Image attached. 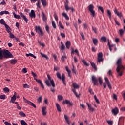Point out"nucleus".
Masks as SVG:
<instances>
[{"mask_svg":"<svg viewBox=\"0 0 125 125\" xmlns=\"http://www.w3.org/2000/svg\"><path fill=\"white\" fill-rule=\"evenodd\" d=\"M83 25L85 30H88V25L86 23H84Z\"/></svg>","mask_w":125,"mask_h":125,"instance_id":"13d9d810","label":"nucleus"},{"mask_svg":"<svg viewBox=\"0 0 125 125\" xmlns=\"http://www.w3.org/2000/svg\"><path fill=\"white\" fill-rule=\"evenodd\" d=\"M93 42L95 46H97V44L99 43V40H98L97 38H93Z\"/></svg>","mask_w":125,"mask_h":125,"instance_id":"4be33fe9","label":"nucleus"},{"mask_svg":"<svg viewBox=\"0 0 125 125\" xmlns=\"http://www.w3.org/2000/svg\"><path fill=\"white\" fill-rule=\"evenodd\" d=\"M106 84L107 85V87L109 88V89H112V88L110 83H106Z\"/></svg>","mask_w":125,"mask_h":125,"instance_id":"5fc2aeb1","label":"nucleus"},{"mask_svg":"<svg viewBox=\"0 0 125 125\" xmlns=\"http://www.w3.org/2000/svg\"><path fill=\"white\" fill-rule=\"evenodd\" d=\"M98 9L99 10H100L101 12H102V13L103 14H104V10L103 7H102V6H99L98 7Z\"/></svg>","mask_w":125,"mask_h":125,"instance_id":"72a5a7b5","label":"nucleus"},{"mask_svg":"<svg viewBox=\"0 0 125 125\" xmlns=\"http://www.w3.org/2000/svg\"><path fill=\"white\" fill-rule=\"evenodd\" d=\"M13 15H14V17L16 19H21V16L19 15H16L15 12H13Z\"/></svg>","mask_w":125,"mask_h":125,"instance_id":"c756f323","label":"nucleus"},{"mask_svg":"<svg viewBox=\"0 0 125 125\" xmlns=\"http://www.w3.org/2000/svg\"><path fill=\"white\" fill-rule=\"evenodd\" d=\"M45 30H46V31H47L48 34L50 33V31L49 30V27L48 25H46V26H45Z\"/></svg>","mask_w":125,"mask_h":125,"instance_id":"f704fd0d","label":"nucleus"},{"mask_svg":"<svg viewBox=\"0 0 125 125\" xmlns=\"http://www.w3.org/2000/svg\"><path fill=\"white\" fill-rule=\"evenodd\" d=\"M62 15L64 18H65V20H69V16H68V15H67V14L66 13H63L62 14Z\"/></svg>","mask_w":125,"mask_h":125,"instance_id":"393cba45","label":"nucleus"},{"mask_svg":"<svg viewBox=\"0 0 125 125\" xmlns=\"http://www.w3.org/2000/svg\"><path fill=\"white\" fill-rule=\"evenodd\" d=\"M40 4H41V1L40 0H38V1H37V2L36 3L37 7L40 8Z\"/></svg>","mask_w":125,"mask_h":125,"instance_id":"8fccbe9b","label":"nucleus"},{"mask_svg":"<svg viewBox=\"0 0 125 125\" xmlns=\"http://www.w3.org/2000/svg\"><path fill=\"white\" fill-rule=\"evenodd\" d=\"M2 55L6 59L13 58L14 56L11 54V52L7 50H4L2 51Z\"/></svg>","mask_w":125,"mask_h":125,"instance_id":"7ed1b4c3","label":"nucleus"},{"mask_svg":"<svg viewBox=\"0 0 125 125\" xmlns=\"http://www.w3.org/2000/svg\"><path fill=\"white\" fill-rule=\"evenodd\" d=\"M6 96L5 95H1L0 96V99L1 100H5L6 98Z\"/></svg>","mask_w":125,"mask_h":125,"instance_id":"49530a36","label":"nucleus"},{"mask_svg":"<svg viewBox=\"0 0 125 125\" xmlns=\"http://www.w3.org/2000/svg\"><path fill=\"white\" fill-rule=\"evenodd\" d=\"M112 111L114 115H117L119 113V109L116 107L115 108L112 109Z\"/></svg>","mask_w":125,"mask_h":125,"instance_id":"f8f14e48","label":"nucleus"},{"mask_svg":"<svg viewBox=\"0 0 125 125\" xmlns=\"http://www.w3.org/2000/svg\"><path fill=\"white\" fill-rule=\"evenodd\" d=\"M3 90L5 93H9L10 91L9 89L7 87H5V88H3Z\"/></svg>","mask_w":125,"mask_h":125,"instance_id":"a19ab883","label":"nucleus"},{"mask_svg":"<svg viewBox=\"0 0 125 125\" xmlns=\"http://www.w3.org/2000/svg\"><path fill=\"white\" fill-rule=\"evenodd\" d=\"M72 92H73L74 95H75V96H76V97H77V98H79V95H78L77 94V92L75 91V89H72Z\"/></svg>","mask_w":125,"mask_h":125,"instance_id":"a18cd8bd","label":"nucleus"},{"mask_svg":"<svg viewBox=\"0 0 125 125\" xmlns=\"http://www.w3.org/2000/svg\"><path fill=\"white\" fill-rule=\"evenodd\" d=\"M20 16H21V18H26V17L25 16V15L21 12L19 13Z\"/></svg>","mask_w":125,"mask_h":125,"instance_id":"bf43d9fd","label":"nucleus"},{"mask_svg":"<svg viewBox=\"0 0 125 125\" xmlns=\"http://www.w3.org/2000/svg\"><path fill=\"white\" fill-rule=\"evenodd\" d=\"M107 16H108V18L110 21L112 20V13L111 12V11L109 9L107 10Z\"/></svg>","mask_w":125,"mask_h":125,"instance_id":"4468645a","label":"nucleus"},{"mask_svg":"<svg viewBox=\"0 0 125 125\" xmlns=\"http://www.w3.org/2000/svg\"><path fill=\"white\" fill-rule=\"evenodd\" d=\"M61 56V60L62 61V62L63 63L65 62V60L67 59V57L66 56V55H62Z\"/></svg>","mask_w":125,"mask_h":125,"instance_id":"bb28decb","label":"nucleus"},{"mask_svg":"<svg viewBox=\"0 0 125 125\" xmlns=\"http://www.w3.org/2000/svg\"><path fill=\"white\" fill-rule=\"evenodd\" d=\"M92 82L93 83L94 86H98L99 85L98 79L94 76H92Z\"/></svg>","mask_w":125,"mask_h":125,"instance_id":"6e6552de","label":"nucleus"},{"mask_svg":"<svg viewBox=\"0 0 125 125\" xmlns=\"http://www.w3.org/2000/svg\"><path fill=\"white\" fill-rule=\"evenodd\" d=\"M29 56H30L31 57H33L34 59H36V56H34L33 54L32 53H29V54H26V57H28Z\"/></svg>","mask_w":125,"mask_h":125,"instance_id":"2f4dec72","label":"nucleus"},{"mask_svg":"<svg viewBox=\"0 0 125 125\" xmlns=\"http://www.w3.org/2000/svg\"><path fill=\"white\" fill-rule=\"evenodd\" d=\"M82 62L83 64H84V65H86V66H89V64L88 63L86 62V61L84 60H82Z\"/></svg>","mask_w":125,"mask_h":125,"instance_id":"4c0bfd02","label":"nucleus"},{"mask_svg":"<svg viewBox=\"0 0 125 125\" xmlns=\"http://www.w3.org/2000/svg\"><path fill=\"white\" fill-rule=\"evenodd\" d=\"M124 32V30H122V29L120 30L119 33H120V36H122L123 35Z\"/></svg>","mask_w":125,"mask_h":125,"instance_id":"e2e57ef3","label":"nucleus"},{"mask_svg":"<svg viewBox=\"0 0 125 125\" xmlns=\"http://www.w3.org/2000/svg\"><path fill=\"white\" fill-rule=\"evenodd\" d=\"M41 55L42 56V57L46 58V59H49V58L46 56V54H44L42 53H41Z\"/></svg>","mask_w":125,"mask_h":125,"instance_id":"de8ad7c7","label":"nucleus"},{"mask_svg":"<svg viewBox=\"0 0 125 125\" xmlns=\"http://www.w3.org/2000/svg\"><path fill=\"white\" fill-rule=\"evenodd\" d=\"M42 114L43 115V116H45L47 114V112H46V107L45 106H43L42 107Z\"/></svg>","mask_w":125,"mask_h":125,"instance_id":"412c9836","label":"nucleus"},{"mask_svg":"<svg viewBox=\"0 0 125 125\" xmlns=\"http://www.w3.org/2000/svg\"><path fill=\"white\" fill-rule=\"evenodd\" d=\"M29 16L31 18H35L36 17L35 12L33 10L30 11V13H29Z\"/></svg>","mask_w":125,"mask_h":125,"instance_id":"ddd939ff","label":"nucleus"},{"mask_svg":"<svg viewBox=\"0 0 125 125\" xmlns=\"http://www.w3.org/2000/svg\"><path fill=\"white\" fill-rule=\"evenodd\" d=\"M42 17L43 21H44L45 22H46L47 21L46 16V15H45L44 13L43 12H42Z\"/></svg>","mask_w":125,"mask_h":125,"instance_id":"a878e982","label":"nucleus"},{"mask_svg":"<svg viewBox=\"0 0 125 125\" xmlns=\"http://www.w3.org/2000/svg\"><path fill=\"white\" fill-rule=\"evenodd\" d=\"M94 98H95V101H96V103L99 104H100L99 100L97 98V96L96 95H95V96H94Z\"/></svg>","mask_w":125,"mask_h":125,"instance_id":"c03bdc74","label":"nucleus"},{"mask_svg":"<svg viewBox=\"0 0 125 125\" xmlns=\"http://www.w3.org/2000/svg\"><path fill=\"white\" fill-rule=\"evenodd\" d=\"M57 78L59 79L62 80L63 84L66 86V81L65 80V75L64 74H62V77L61 76V74L60 72H57Z\"/></svg>","mask_w":125,"mask_h":125,"instance_id":"20e7f679","label":"nucleus"},{"mask_svg":"<svg viewBox=\"0 0 125 125\" xmlns=\"http://www.w3.org/2000/svg\"><path fill=\"white\" fill-rule=\"evenodd\" d=\"M19 115L21 116V117H24L26 116L25 113L23 112H20Z\"/></svg>","mask_w":125,"mask_h":125,"instance_id":"79ce46f5","label":"nucleus"},{"mask_svg":"<svg viewBox=\"0 0 125 125\" xmlns=\"http://www.w3.org/2000/svg\"><path fill=\"white\" fill-rule=\"evenodd\" d=\"M98 81H99V83H100V84L102 85V83H103L102 78L101 77H99L98 78Z\"/></svg>","mask_w":125,"mask_h":125,"instance_id":"603ef678","label":"nucleus"},{"mask_svg":"<svg viewBox=\"0 0 125 125\" xmlns=\"http://www.w3.org/2000/svg\"><path fill=\"white\" fill-rule=\"evenodd\" d=\"M71 46V42L70 41H67L66 43H65V46H66V48L69 49Z\"/></svg>","mask_w":125,"mask_h":125,"instance_id":"b1692460","label":"nucleus"},{"mask_svg":"<svg viewBox=\"0 0 125 125\" xmlns=\"http://www.w3.org/2000/svg\"><path fill=\"white\" fill-rule=\"evenodd\" d=\"M10 64L15 65V64H17V62H18V60H17L15 59H12L10 61Z\"/></svg>","mask_w":125,"mask_h":125,"instance_id":"5701e85b","label":"nucleus"},{"mask_svg":"<svg viewBox=\"0 0 125 125\" xmlns=\"http://www.w3.org/2000/svg\"><path fill=\"white\" fill-rule=\"evenodd\" d=\"M0 23L1 24H2V25H4V26H5V25H7L6 23H5V21H4V20L3 19H1L0 21Z\"/></svg>","mask_w":125,"mask_h":125,"instance_id":"ea45409f","label":"nucleus"},{"mask_svg":"<svg viewBox=\"0 0 125 125\" xmlns=\"http://www.w3.org/2000/svg\"><path fill=\"white\" fill-rule=\"evenodd\" d=\"M35 30L40 36L42 37L43 35H44V31H43L40 26L35 27Z\"/></svg>","mask_w":125,"mask_h":125,"instance_id":"423d86ee","label":"nucleus"},{"mask_svg":"<svg viewBox=\"0 0 125 125\" xmlns=\"http://www.w3.org/2000/svg\"><path fill=\"white\" fill-rule=\"evenodd\" d=\"M22 86H23V87L24 88H30V86L27 84H23Z\"/></svg>","mask_w":125,"mask_h":125,"instance_id":"3c124183","label":"nucleus"},{"mask_svg":"<svg viewBox=\"0 0 125 125\" xmlns=\"http://www.w3.org/2000/svg\"><path fill=\"white\" fill-rule=\"evenodd\" d=\"M114 12H115V14H116V15H117L118 17H119V18H121L122 17V13H119V12H118L116 9L114 10Z\"/></svg>","mask_w":125,"mask_h":125,"instance_id":"6ab92c4d","label":"nucleus"},{"mask_svg":"<svg viewBox=\"0 0 125 125\" xmlns=\"http://www.w3.org/2000/svg\"><path fill=\"white\" fill-rule=\"evenodd\" d=\"M64 119H65V121H69V117L67 115H64Z\"/></svg>","mask_w":125,"mask_h":125,"instance_id":"680f3d73","label":"nucleus"},{"mask_svg":"<svg viewBox=\"0 0 125 125\" xmlns=\"http://www.w3.org/2000/svg\"><path fill=\"white\" fill-rule=\"evenodd\" d=\"M93 9H94V6H93V4H90L88 6V10L90 12H91L92 16L95 18L96 17L95 11H94Z\"/></svg>","mask_w":125,"mask_h":125,"instance_id":"39448f33","label":"nucleus"},{"mask_svg":"<svg viewBox=\"0 0 125 125\" xmlns=\"http://www.w3.org/2000/svg\"><path fill=\"white\" fill-rule=\"evenodd\" d=\"M97 51V49H95V47H92V52H95Z\"/></svg>","mask_w":125,"mask_h":125,"instance_id":"338daca9","label":"nucleus"},{"mask_svg":"<svg viewBox=\"0 0 125 125\" xmlns=\"http://www.w3.org/2000/svg\"><path fill=\"white\" fill-rule=\"evenodd\" d=\"M114 21H115L116 25H117L118 26H120V23L117 21L116 19H114Z\"/></svg>","mask_w":125,"mask_h":125,"instance_id":"69168bd1","label":"nucleus"},{"mask_svg":"<svg viewBox=\"0 0 125 125\" xmlns=\"http://www.w3.org/2000/svg\"><path fill=\"white\" fill-rule=\"evenodd\" d=\"M47 78H48V79L45 81L46 85H47V86L49 87L52 85V87H55L56 85H55V82H54L53 79L51 80L50 75L48 74Z\"/></svg>","mask_w":125,"mask_h":125,"instance_id":"f03ea898","label":"nucleus"},{"mask_svg":"<svg viewBox=\"0 0 125 125\" xmlns=\"http://www.w3.org/2000/svg\"><path fill=\"white\" fill-rule=\"evenodd\" d=\"M56 106L57 108V110H58V112H62V108L60 106V105L59 104L56 103Z\"/></svg>","mask_w":125,"mask_h":125,"instance_id":"aec40b11","label":"nucleus"},{"mask_svg":"<svg viewBox=\"0 0 125 125\" xmlns=\"http://www.w3.org/2000/svg\"><path fill=\"white\" fill-rule=\"evenodd\" d=\"M4 124H5V125H12L11 123H9L8 122H4Z\"/></svg>","mask_w":125,"mask_h":125,"instance_id":"774afa93","label":"nucleus"},{"mask_svg":"<svg viewBox=\"0 0 125 125\" xmlns=\"http://www.w3.org/2000/svg\"><path fill=\"white\" fill-rule=\"evenodd\" d=\"M5 28L6 29V31H7L8 33H11L12 30L7 24H5Z\"/></svg>","mask_w":125,"mask_h":125,"instance_id":"dca6fc26","label":"nucleus"},{"mask_svg":"<svg viewBox=\"0 0 125 125\" xmlns=\"http://www.w3.org/2000/svg\"><path fill=\"white\" fill-rule=\"evenodd\" d=\"M116 65H117V67L116 68V72L118 73V76L121 77L123 74V70H124V67L122 64L121 58L118 59V61L116 62Z\"/></svg>","mask_w":125,"mask_h":125,"instance_id":"f257e3e1","label":"nucleus"},{"mask_svg":"<svg viewBox=\"0 0 125 125\" xmlns=\"http://www.w3.org/2000/svg\"><path fill=\"white\" fill-rule=\"evenodd\" d=\"M72 86L74 87V89H78L79 88V85H78L77 83H72Z\"/></svg>","mask_w":125,"mask_h":125,"instance_id":"c85d7f7f","label":"nucleus"},{"mask_svg":"<svg viewBox=\"0 0 125 125\" xmlns=\"http://www.w3.org/2000/svg\"><path fill=\"white\" fill-rule=\"evenodd\" d=\"M101 40L103 42H106V41H108L107 38H106V37L104 36L102 37V38H101Z\"/></svg>","mask_w":125,"mask_h":125,"instance_id":"473e14b6","label":"nucleus"},{"mask_svg":"<svg viewBox=\"0 0 125 125\" xmlns=\"http://www.w3.org/2000/svg\"><path fill=\"white\" fill-rule=\"evenodd\" d=\"M36 81L37 83H38L39 84H42V81H41L40 79L37 80V81Z\"/></svg>","mask_w":125,"mask_h":125,"instance_id":"0e129e2a","label":"nucleus"},{"mask_svg":"<svg viewBox=\"0 0 125 125\" xmlns=\"http://www.w3.org/2000/svg\"><path fill=\"white\" fill-rule=\"evenodd\" d=\"M16 100V97L15 95L13 96L12 98H11V101H12V103H14Z\"/></svg>","mask_w":125,"mask_h":125,"instance_id":"e433bc0d","label":"nucleus"},{"mask_svg":"<svg viewBox=\"0 0 125 125\" xmlns=\"http://www.w3.org/2000/svg\"><path fill=\"white\" fill-rule=\"evenodd\" d=\"M107 45L109 46V49L110 52H112V48L115 47V44H110V42H109V39H107Z\"/></svg>","mask_w":125,"mask_h":125,"instance_id":"9b49d317","label":"nucleus"},{"mask_svg":"<svg viewBox=\"0 0 125 125\" xmlns=\"http://www.w3.org/2000/svg\"><path fill=\"white\" fill-rule=\"evenodd\" d=\"M42 96H40L39 97L38 99H37V102L39 103H42Z\"/></svg>","mask_w":125,"mask_h":125,"instance_id":"37998d69","label":"nucleus"},{"mask_svg":"<svg viewBox=\"0 0 125 125\" xmlns=\"http://www.w3.org/2000/svg\"><path fill=\"white\" fill-rule=\"evenodd\" d=\"M59 26H60V28L62 29H64V26L62 24V23H61V21L59 23Z\"/></svg>","mask_w":125,"mask_h":125,"instance_id":"4d7b16f0","label":"nucleus"},{"mask_svg":"<svg viewBox=\"0 0 125 125\" xmlns=\"http://www.w3.org/2000/svg\"><path fill=\"white\" fill-rule=\"evenodd\" d=\"M87 106L88 107L89 110L90 111L93 112L95 111V108H93L91 107V105L89 104L88 103H86Z\"/></svg>","mask_w":125,"mask_h":125,"instance_id":"f3484780","label":"nucleus"},{"mask_svg":"<svg viewBox=\"0 0 125 125\" xmlns=\"http://www.w3.org/2000/svg\"><path fill=\"white\" fill-rule=\"evenodd\" d=\"M38 43L40 44L41 46H45V44L44 43H42L40 40H38Z\"/></svg>","mask_w":125,"mask_h":125,"instance_id":"6e6d98bb","label":"nucleus"},{"mask_svg":"<svg viewBox=\"0 0 125 125\" xmlns=\"http://www.w3.org/2000/svg\"><path fill=\"white\" fill-rule=\"evenodd\" d=\"M103 54H102V52L99 53L98 55V62L97 64H100V63L102 62H103L104 59L103 58Z\"/></svg>","mask_w":125,"mask_h":125,"instance_id":"0eeeda50","label":"nucleus"},{"mask_svg":"<svg viewBox=\"0 0 125 125\" xmlns=\"http://www.w3.org/2000/svg\"><path fill=\"white\" fill-rule=\"evenodd\" d=\"M61 45H62L61 46V50H62V52H63V51L65 49V46L63 44V43H62V42H61Z\"/></svg>","mask_w":125,"mask_h":125,"instance_id":"c9c22d12","label":"nucleus"},{"mask_svg":"<svg viewBox=\"0 0 125 125\" xmlns=\"http://www.w3.org/2000/svg\"><path fill=\"white\" fill-rule=\"evenodd\" d=\"M41 3L43 7H46L47 5V2L46 0H41Z\"/></svg>","mask_w":125,"mask_h":125,"instance_id":"7c9ffc66","label":"nucleus"},{"mask_svg":"<svg viewBox=\"0 0 125 125\" xmlns=\"http://www.w3.org/2000/svg\"><path fill=\"white\" fill-rule=\"evenodd\" d=\"M58 98L59 101H60L63 100V97H62V95H59L58 96Z\"/></svg>","mask_w":125,"mask_h":125,"instance_id":"58836bf2","label":"nucleus"},{"mask_svg":"<svg viewBox=\"0 0 125 125\" xmlns=\"http://www.w3.org/2000/svg\"><path fill=\"white\" fill-rule=\"evenodd\" d=\"M52 27H53V28L54 29H56V25L55 21H52Z\"/></svg>","mask_w":125,"mask_h":125,"instance_id":"052dcab7","label":"nucleus"},{"mask_svg":"<svg viewBox=\"0 0 125 125\" xmlns=\"http://www.w3.org/2000/svg\"><path fill=\"white\" fill-rule=\"evenodd\" d=\"M65 1L66 2H64V7H65V11L68 12L69 10L71 9V7H69L68 6L69 0H65Z\"/></svg>","mask_w":125,"mask_h":125,"instance_id":"1a4fd4ad","label":"nucleus"},{"mask_svg":"<svg viewBox=\"0 0 125 125\" xmlns=\"http://www.w3.org/2000/svg\"><path fill=\"white\" fill-rule=\"evenodd\" d=\"M124 122V117H120L119 120H118V125H121L123 124Z\"/></svg>","mask_w":125,"mask_h":125,"instance_id":"2eb2a0df","label":"nucleus"},{"mask_svg":"<svg viewBox=\"0 0 125 125\" xmlns=\"http://www.w3.org/2000/svg\"><path fill=\"white\" fill-rule=\"evenodd\" d=\"M9 34V37L11 39H14V35L13 33H12L11 32H10Z\"/></svg>","mask_w":125,"mask_h":125,"instance_id":"864d4df0","label":"nucleus"},{"mask_svg":"<svg viewBox=\"0 0 125 125\" xmlns=\"http://www.w3.org/2000/svg\"><path fill=\"white\" fill-rule=\"evenodd\" d=\"M62 104H66L67 105H69L70 106H72L73 104L72 102H70V101L68 100H65L62 102Z\"/></svg>","mask_w":125,"mask_h":125,"instance_id":"9d476101","label":"nucleus"},{"mask_svg":"<svg viewBox=\"0 0 125 125\" xmlns=\"http://www.w3.org/2000/svg\"><path fill=\"white\" fill-rule=\"evenodd\" d=\"M26 103H27L28 105H31L32 106H33L35 108H36V106L35 104H34L33 103L31 102H30L28 100H26Z\"/></svg>","mask_w":125,"mask_h":125,"instance_id":"a211bd4d","label":"nucleus"},{"mask_svg":"<svg viewBox=\"0 0 125 125\" xmlns=\"http://www.w3.org/2000/svg\"><path fill=\"white\" fill-rule=\"evenodd\" d=\"M21 125H27L26 122L24 120H21Z\"/></svg>","mask_w":125,"mask_h":125,"instance_id":"09e8293b","label":"nucleus"},{"mask_svg":"<svg viewBox=\"0 0 125 125\" xmlns=\"http://www.w3.org/2000/svg\"><path fill=\"white\" fill-rule=\"evenodd\" d=\"M91 65L92 66V67H93V68L94 69H95V71L97 70V66H96L95 64L94 63V62H91Z\"/></svg>","mask_w":125,"mask_h":125,"instance_id":"cd10ccee","label":"nucleus"}]
</instances>
